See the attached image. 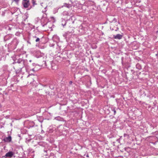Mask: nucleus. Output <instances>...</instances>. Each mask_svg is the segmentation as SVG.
<instances>
[{
	"instance_id": "nucleus-16",
	"label": "nucleus",
	"mask_w": 158,
	"mask_h": 158,
	"mask_svg": "<svg viewBox=\"0 0 158 158\" xmlns=\"http://www.w3.org/2000/svg\"><path fill=\"white\" fill-rule=\"evenodd\" d=\"M35 0H32V3L33 4V5L34 6L36 4V3H35Z\"/></svg>"
},
{
	"instance_id": "nucleus-12",
	"label": "nucleus",
	"mask_w": 158,
	"mask_h": 158,
	"mask_svg": "<svg viewBox=\"0 0 158 158\" xmlns=\"http://www.w3.org/2000/svg\"><path fill=\"white\" fill-rule=\"evenodd\" d=\"M136 66V68L139 69H141V67L140 65L139 64H137Z\"/></svg>"
},
{
	"instance_id": "nucleus-10",
	"label": "nucleus",
	"mask_w": 158,
	"mask_h": 158,
	"mask_svg": "<svg viewBox=\"0 0 158 158\" xmlns=\"http://www.w3.org/2000/svg\"><path fill=\"white\" fill-rule=\"evenodd\" d=\"M63 6L66 7L67 8H69L70 7H71V5L69 4H67L66 3H64V5L62 6V7H63Z\"/></svg>"
},
{
	"instance_id": "nucleus-5",
	"label": "nucleus",
	"mask_w": 158,
	"mask_h": 158,
	"mask_svg": "<svg viewBox=\"0 0 158 158\" xmlns=\"http://www.w3.org/2000/svg\"><path fill=\"white\" fill-rule=\"evenodd\" d=\"M14 154V152L12 151H9L7 152L5 155V156L6 157H12Z\"/></svg>"
},
{
	"instance_id": "nucleus-24",
	"label": "nucleus",
	"mask_w": 158,
	"mask_h": 158,
	"mask_svg": "<svg viewBox=\"0 0 158 158\" xmlns=\"http://www.w3.org/2000/svg\"><path fill=\"white\" fill-rule=\"evenodd\" d=\"M86 157H89V156L88 155H86Z\"/></svg>"
},
{
	"instance_id": "nucleus-7",
	"label": "nucleus",
	"mask_w": 158,
	"mask_h": 158,
	"mask_svg": "<svg viewBox=\"0 0 158 158\" xmlns=\"http://www.w3.org/2000/svg\"><path fill=\"white\" fill-rule=\"evenodd\" d=\"M123 36L122 35L119 34H118L116 35H114V38L115 39L120 40L122 38Z\"/></svg>"
},
{
	"instance_id": "nucleus-27",
	"label": "nucleus",
	"mask_w": 158,
	"mask_h": 158,
	"mask_svg": "<svg viewBox=\"0 0 158 158\" xmlns=\"http://www.w3.org/2000/svg\"><path fill=\"white\" fill-rule=\"evenodd\" d=\"M34 38H36V36H35L33 37Z\"/></svg>"
},
{
	"instance_id": "nucleus-22",
	"label": "nucleus",
	"mask_w": 158,
	"mask_h": 158,
	"mask_svg": "<svg viewBox=\"0 0 158 158\" xmlns=\"http://www.w3.org/2000/svg\"><path fill=\"white\" fill-rule=\"evenodd\" d=\"M44 4V3H41V6L43 7H44V6H43V4Z\"/></svg>"
},
{
	"instance_id": "nucleus-31",
	"label": "nucleus",
	"mask_w": 158,
	"mask_h": 158,
	"mask_svg": "<svg viewBox=\"0 0 158 158\" xmlns=\"http://www.w3.org/2000/svg\"><path fill=\"white\" fill-rule=\"evenodd\" d=\"M45 15H46H46H46V14H45Z\"/></svg>"
},
{
	"instance_id": "nucleus-3",
	"label": "nucleus",
	"mask_w": 158,
	"mask_h": 158,
	"mask_svg": "<svg viewBox=\"0 0 158 158\" xmlns=\"http://www.w3.org/2000/svg\"><path fill=\"white\" fill-rule=\"evenodd\" d=\"M39 61L41 65L43 67H46L47 65L45 60V58L43 57H41L39 59Z\"/></svg>"
},
{
	"instance_id": "nucleus-26",
	"label": "nucleus",
	"mask_w": 158,
	"mask_h": 158,
	"mask_svg": "<svg viewBox=\"0 0 158 158\" xmlns=\"http://www.w3.org/2000/svg\"><path fill=\"white\" fill-rule=\"evenodd\" d=\"M31 61H32L31 60H29V62H31Z\"/></svg>"
},
{
	"instance_id": "nucleus-25",
	"label": "nucleus",
	"mask_w": 158,
	"mask_h": 158,
	"mask_svg": "<svg viewBox=\"0 0 158 158\" xmlns=\"http://www.w3.org/2000/svg\"><path fill=\"white\" fill-rule=\"evenodd\" d=\"M31 6H30V8L29 9H28V10H30V9H31Z\"/></svg>"
},
{
	"instance_id": "nucleus-6",
	"label": "nucleus",
	"mask_w": 158,
	"mask_h": 158,
	"mask_svg": "<svg viewBox=\"0 0 158 158\" xmlns=\"http://www.w3.org/2000/svg\"><path fill=\"white\" fill-rule=\"evenodd\" d=\"M11 140V137L10 136L8 137H6L3 139V141L5 142H9Z\"/></svg>"
},
{
	"instance_id": "nucleus-19",
	"label": "nucleus",
	"mask_w": 158,
	"mask_h": 158,
	"mask_svg": "<svg viewBox=\"0 0 158 158\" xmlns=\"http://www.w3.org/2000/svg\"><path fill=\"white\" fill-rule=\"evenodd\" d=\"M70 33L68 31L67 32L65 33V35L67 36V35H68L69 34H70Z\"/></svg>"
},
{
	"instance_id": "nucleus-23",
	"label": "nucleus",
	"mask_w": 158,
	"mask_h": 158,
	"mask_svg": "<svg viewBox=\"0 0 158 158\" xmlns=\"http://www.w3.org/2000/svg\"><path fill=\"white\" fill-rule=\"evenodd\" d=\"M66 24V23H65L64 24V25L63 24H62V25L63 26H65V25Z\"/></svg>"
},
{
	"instance_id": "nucleus-30",
	"label": "nucleus",
	"mask_w": 158,
	"mask_h": 158,
	"mask_svg": "<svg viewBox=\"0 0 158 158\" xmlns=\"http://www.w3.org/2000/svg\"><path fill=\"white\" fill-rule=\"evenodd\" d=\"M27 42H28V43H29V44H30V43H29V42H28V41H27Z\"/></svg>"
},
{
	"instance_id": "nucleus-15",
	"label": "nucleus",
	"mask_w": 158,
	"mask_h": 158,
	"mask_svg": "<svg viewBox=\"0 0 158 158\" xmlns=\"http://www.w3.org/2000/svg\"><path fill=\"white\" fill-rule=\"evenodd\" d=\"M47 10V6H46L45 7H44V10L42 12L44 13Z\"/></svg>"
},
{
	"instance_id": "nucleus-18",
	"label": "nucleus",
	"mask_w": 158,
	"mask_h": 158,
	"mask_svg": "<svg viewBox=\"0 0 158 158\" xmlns=\"http://www.w3.org/2000/svg\"><path fill=\"white\" fill-rule=\"evenodd\" d=\"M40 41V39L38 38H37L35 40V41L36 42H38Z\"/></svg>"
},
{
	"instance_id": "nucleus-9",
	"label": "nucleus",
	"mask_w": 158,
	"mask_h": 158,
	"mask_svg": "<svg viewBox=\"0 0 158 158\" xmlns=\"http://www.w3.org/2000/svg\"><path fill=\"white\" fill-rule=\"evenodd\" d=\"M12 36L13 35H7L5 37V39H6V40H9L11 38Z\"/></svg>"
},
{
	"instance_id": "nucleus-28",
	"label": "nucleus",
	"mask_w": 158,
	"mask_h": 158,
	"mask_svg": "<svg viewBox=\"0 0 158 158\" xmlns=\"http://www.w3.org/2000/svg\"><path fill=\"white\" fill-rule=\"evenodd\" d=\"M27 42H28V43H29V44H30V43H29V42H28V41H27Z\"/></svg>"
},
{
	"instance_id": "nucleus-4",
	"label": "nucleus",
	"mask_w": 158,
	"mask_h": 158,
	"mask_svg": "<svg viewBox=\"0 0 158 158\" xmlns=\"http://www.w3.org/2000/svg\"><path fill=\"white\" fill-rule=\"evenodd\" d=\"M15 62L19 64H20L21 66L23 67L25 65V61L24 60H23L22 59L19 58L18 59L17 62Z\"/></svg>"
},
{
	"instance_id": "nucleus-13",
	"label": "nucleus",
	"mask_w": 158,
	"mask_h": 158,
	"mask_svg": "<svg viewBox=\"0 0 158 158\" xmlns=\"http://www.w3.org/2000/svg\"><path fill=\"white\" fill-rule=\"evenodd\" d=\"M55 119H56V120H59V121H62V118H61L60 117H58L56 118H55Z\"/></svg>"
},
{
	"instance_id": "nucleus-2",
	"label": "nucleus",
	"mask_w": 158,
	"mask_h": 158,
	"mask_svg": "<svg viewBox=\"0 0 158 158\" xmlns=\"http://www.w3.org/2000/svg\"><path fill=\"white\" fill-rule=\"evenodd\" d=\"M26 71L29 74H32L35 70H34V68H32L31 66H26Z\"/></svg>"
},
{
	"instance_id": "nucleus-29",
	"label": "nucleus",
	"mask_w": 158,
	"mask_h": 158,
	"mask_svg": "<svg viewBox=\"0 0 158 158\" xmlns=\"http://www.w3.org/2000/svg\"><path fill=\"white\" fill-rule=\"evenodd\" d=\"M27 42H28V43H29V44H30V43H29V42H28V41H27Z\"/></svg>"
},
{
	"instance_id": "nucleus-11",
	"label": "nucleus",
	"mask_w": 158,
	"mask_h": 158,
	"mask_svg": "<svg viewBox=\"0 0 158 158\" xmlns=\"http://www.w3.org/2000/svg\"><path fill=\"white\" fill-rule=\"evenodd\" d=\"M12 43H15V45H17L19 43V41L17 39H14L12 41Z\"/></svg>"
},
{
	"instance_id": "nucleus-8",
	"label": "nucleus",
	"mask_w": 158,
	"mask_h": 158,
	"mask_svg": "<svg viewBox=\"0 0 158 158\" xmlns=\"http://www.w3.org/2000/svg\"><path fill=\"white\" fill-rule=\"evenodd\" d=\"M51 67L52 69L54 70L55 69V64L53 62H51Z\"/></svg>"
},
{
	"instance_id": "nucleus-1",
	"label": "nucleus",
	"mask_w": 158,
	"mask_h": 158,
	"mask_svg": "<svg viewBox=\"0 0 158 158\" xmlns=\"http://www.w3.org/2000/svg\"><path fill=\"white\" fill-rule=\"evenodd\" d=\"M22 4L24 8H28L30 6L29 0H23Z\"/></svg>"
},
{
	"instance_id": "nucleus-17",
	"label": "nucleus",
	"mask_w": 158,
	"mask_h": 158,
	"mask_svg": "<svg viewBox=\"0 0 158 158\" xmlns=\"http://www.w3.org/2000/svg\"><path fill=\"white\" fill-rule=\"evenodd\" d=\"M112 110L114 112V114L115 115L116 114V111L115 109L114 108H113L112 109Z\"/></svg>"
},
{
	"instance_id": "nucleus-20",
	"label": "nucleus",
	"mask_w": 158,
	"mask_h": 158,
	"mask_svg": "<svg viewBox=\"0 0 158 158\" xmlns=\"http://www.w3.org/2000/svg\"><path fill=\"white\" fill-rule=\"evenodd\" d=\"M35 65H36V64H35V63H33V64H32V66H33V67H35Z\"/></svg>"
},
{
	"instance_id": "nucleus-14",
	"label": "nucleus",
	"mask_w": 158,
	"mask_h": 158,
	"mask_svg": "<svg viewBox=\"0 0 158 158\" xmlns=\"http://www.w3.org/2000/svg\"><path fill=\"white\" fill-rule=\"evenodd\" d=\"M19 1L20 0H13V1L15 2L17 4H19Z\"/></svg>"
},
{
	"instance_id": "nucleus-21",
	"label": "nucleus",
	"mask_w": 158,
	"mask_h": 158,
	"mask_svg": "<svg viewBox=\"0 0 158 158\" xmlns=\"http://www.w3.org/2000/svg\"><path fill=\"white\" fill-rule=\"evenodd\" d=\"M72 83H73V82H72V81H69V83L71 85V84H72Z\"/></svg>"
}]
</instances>
